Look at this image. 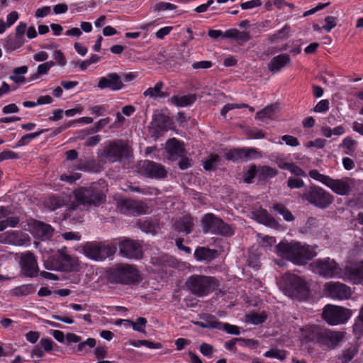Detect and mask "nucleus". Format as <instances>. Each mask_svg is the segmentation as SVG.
I'll return each mask as SVG.
<instances>
[{
    "label": "nucleus",
    "mask_w": 363,
    "mask_h": 363,
    "mask_svg": "<svg viewBox=\"0 0 363 363\" xmlns=\"http://www.w3.org/2000/svg\"><path fill=\"white\" fill-rule=\"evenodd\" d=\"M167 150L168 158L171 160H175L179 157H183L185 152L181 143L175 138L169 139L167 141Z\"/></svg>",
    "instance_id": "obj_22"
},
{
    "label": "nucleus",
    "mask_w": 363,
    "mask_h": 363,
    "mask_svg": "<svg viewBox=\"0 0 363 363\" xmlns=\"http://www.w3.org/2000/svg\"><path fill=\"white\" fill-rule=\"evenodd\" d=\"M287 288L291 297L304 300L308 296V289L306 282L297 275H291L287 279Z\"/></svg>",
    "instance_id": "obj_9"
},
{
    "label": "nucleus",
    "mask_w": 363,
    "mask_h": 363,
    "mask_svg": "<svg viewBox=\"0 0 363 363\" xmlns=\"http://www.w3.org/2000/svg\"><path fill=\"white\" fill-rule=\"evenodd\" d=\"M119 255L122 257L130 259L138 260L143 257V251H119Z\"/></svg>",
    "instance_id": "obj_46"
},
{
    "label": "nucleus",
    "mask_w": 363,
    "mask_h": 363,
    "mask_svg": "<svg viewBox=\"0 0 363 363\" xmlns=\"http://www.w3.org/2000/svg\"><path fill=\"white\" fill-rule=\"evenodd\" d=\"M279 110L277 104H272L266 106L256 113V118L264 121L266 119H274L276 112Z\"/></svg>",
    "instance_id": "obj_29"
},
{
    "label": "nucleus",
    "mask_w": 363,
    "mask_h": 363,
    "mask_svg": "<svg viewBox=\"0 0 363 363\" xmlns=\"http://www.w3.org/2000/svg\"><path fill=\"white\" fill-rule=\"evenodd\" d=\"M86 257L94 261H104L106 258L113 259L115 251H82Z\"/></svg>",
    "instance_id": "obj_30"
},
{
    "label": "nucleus",
    "mask_w": 363,
    "mask_h": 363,
    "mask_svg": "<svg viewBox=\"0 0 363 363\" xmlns=\"http://www.w3.org/2000/svg\"><path fill=\"white\" fill-rule=\"evenodd\" d=\"M257 177L259 180L266 181L277 175L278 171L269 166H261L257 168Z\"/></svg>",
    "instance_id": "obj_33"
},
{
    "label": "nucleus",
    "mask_w": 363,
    "mask_h": 363,
    "mask_svg": "<svg viewBox=\"0 0 363 363\" xmlns=\"http://www.w3.org/2000/svg\"><path fill=\"white\" fill-rule=\"evenodd\" d=\"M238 342H245V345H248L250 342H253V340H250V339H245L242 337H237V338H233V339L230 340V341L225 342L224 344V346H225V349H227L228 350L235 352L237 351L236 343H238Z\"/></svg>",
    "instance_id": "obj_39"
},
{
    "label": "nucleus",
    "mask_w": 363,
    "mask_h": 363,
    "mask_svg": "<svg viewBox=\"0 0 363 363\" xmlns=\"http://www.w3.org/2000/svg\"><path fill=\"white\" fill-rule=\"evenodd\" d=\"M257 172H258V169H257L256 165H255V164L251 165L249 169L246 172H244V181L248 184L251 183L252 179L256 176H257Z\"/></svg>",
    "instance_id": "obj_52"
},
{
    "label": "nucleus",
    "mask_w": 363,
    "mask_h": 363,
    "mask_svg": "<svg viewBox=\"0 0 363 363\" xmlns=\"http://www.w3.org/2000/svg\"><path fill=\"white\" fill-rule=\"evenodd\" d=\"M220 162V157L218 155H211L204 162L203 168L206 171H214Z\"/></svg>",
    "instance_id": "obj_40"
},
{
    "label": "nucleus",
    "mask_w": 363,
    "mask_h": 363,
    "mask_svg": "<svg viewBox=\"0 0 363 363\" xmlns=\"http://www.w3.org/2000/svg\"><path fill=\"white\" fill-rule=\"evenodd\" d=\"M110 118L108 117L102 118L96 122L94 127L91 128V133H97L100 130H101L105 125H106L110 122Z\"/></svg>",
    "instance_id": "obj_59"
},
{
    "label": "nucleus",
    "mask_w": 363,
    "mask_h": 363,
    "mask_svg": "<svg viewBox=\"0 0 363 363\" xmlns=\"http://www.w3.org/2000/svg\"><path fill=\"white\" fill-rule=\"evenodd\" d=\"M74 196L78 204L83 206H99L106 201V195L96 185L80 187L74 191Z\"/></svg>",
    "instance_id": "obj_5"
},
{
    "label": "nucleus",
    "mask_w": 363,
    "mask_h": 363,
    "mask_svg": "<svg viewBox=\"0 0 363 363\" xmlns=\"http://www.w3.org/2000/svg\"><path fill=\"white\" fill-rule=\"evenodd\" d=\"M279 255L295 264H306L316 255L315 251H278Z\"/></svg>",
    "instance_id": "obj_15"
},
{
    "label": "nucleus",
    "mask_w": 363,
    "mask_h": 363,
    "mask_svg": "<svg viewBox=\"0 0 363 363\" xmlns=\"http://www.w3.org/2000/svg\"><path fill=\"white\" fill-rule=\"evenodd\" d=\"M195 257L200 261H211L217 256V251H194Z\"/></svg>",
    "instance_id": "obj_42"
},
{
    "label": "nucleus",
    "mask_w": 363,
    "mask_h": 363,
    "mask_svg": "<svg viewBox=\"0 0 363 363\" xmlns=\"http://www.w3.org/2000/svg\"><path fill=\"white\" fill-rule=\"evenodd\" d=\"M272 208L281 215L286 221L292 222L295 219V217L293 216L291 212L281 203H275L273 205Z\"/></svg>",
    "instance_id": "obj_36"
},
{
    "label": "nucleus",
    "mask_w": 363,
    "mask_h": 363,
    "mask_svg": "<svg viewBox=\"0 0 363 363\" xmlns=\"http://www.w3.org/2000/svg\"><path fill=\"white\" fill-rule=\"evenodd\" d=\"M141 172L149 177L164 178L167 175V171L164 167L152 161L145 160L140 164Z\"/></svg>",
    "instance_id": "obj_18"
},
{
    "label": "nucleus",
    "mask_w": 363,
    "mask_h": 363,
    "mask_svg": "<svg viewBox=\"0 0 363 363\" xmlns=\"http://www.w3.org/2000/svg\"><path fill=\"white\" fill-rule=\"evenodd\" d=\"M206 328L212 329H221L223 323L219 321L216 317L213 315H207L205 318Z\"/></svg>",
    "instance_id": "obj_44"
},
{
    "label": "nucleus",
    "mask_w": 363,
    "mask_h": 363,
    "mask_svg": "<svg viewBox=\"0 0 363 363\" xmlns=\"http://www.w3.org/2000/svg\"><path fill=\"white\" fill-rule=\"evenodd\" d=\"M219 285L218 281L213 277L194 274L190 276L186 286L194 295L203 297L215 291Z\"/></svg>",
    "instance_id": "obj_3"
},
{
    "label": "nucleus",
    "mask_w": 363,
    "mask_h": 363,
    "mask_svg": "<svg viewBox=\"0 0 363 363\" xmlns=\"http://www.w3.org/2000/svg\"><path fill=\"white\" fill-rule=\"evenodd\" d=\"M45 130H41L39 132L28 133L23 135L17 143L16 147H21L27 145L31 140L37 138Z\"/></svg>",
    "instance_id": "obj_45"
},
{
    "label": "nucleus",
    "mask_w": 363,
    "mask_h": 363,
    "mask_svg": "<svg viewBox=\"0 0 363 363\" xmlns=\"http://www.w3.org/2000/svg\"><path fill=\"white\" fill-rule=\"evenodd\" d=\"M199 350L203 355L207 357H211L214 352L213 347L206 342H203L200 345Z\"/></svg>",
    "instance_id": "obj_55"
},
{
    "label": "nucleus",
    "mask_w": 363,
    "mask_h": 363,
    "mask_svg": "<svg viewBox=\"0 0 363 363\" xmlns=\"http://www.w3.org/2000/svg\"><path fill=\"white\" fill-rule=\"evenodd\" d=\"M234 233L232 227L225 223L221 218H220L218 225L216 226V230L214 234L220 235L223 236H231Z\"/></svg>",
    "instance_id": "obj_38"
},
{
    "label": "nucleus",
    "mask_w": 363,
    "mask_h": 363,
    "mask_svg": "<svg viewBox=\"0 0 363 363\" xmlns=\"http://www.w3.org/2000/svg\"><path fill=\"white\" fill-rule=\"evenodd\" d=\"M250 39V35L247 31H240L239 30H237L236 36H235V40L238 42V44L242 45L247 41H249Z\"/></svg>",
    "instance_id": "obj_56"
},
{
    "label": "nucleus",
    "mask_w": 363,
    "mask_h": 363,
    "mask_svg": "<svg viewBox=\"0 0 363 363\" xmlns=\"http://www.w3.org/2000/svg\"><path fill=\"white\" fill-rule=\"evenodd\" d=\"M40 347L47 352H49L52 350L53 341L51 339L42 338L40 341Z\"/></svg>",
    "instance_id": "obj_63"
},
{
    "label": "nucleus",
    "mask_w": 363,
    "mask_h": 363,
    "mask_svg": "<svg viewBox=\"0 0 363 363\" xmlns=\"http://www.w3.org/2000/svg\"><path fill=\"white\" fill-rule=\"evenodd\" d=\"M329 108V101L328 100H321L314 107V111L322 113L328 111Z\"/></svg>",
    "instance_id": "obj_62"
},
{
    "label": "nucleus",
    "mask_w": 363,
    "mask_h": 363,
    "mask_svg": "<svg viewBox=\"0 0 363 363\" xmlns=\"http://www.w3.org/2000/svg\"><path fill=\"white\" fill-rule=\"evenodd\" d=\"M323 289L328 296L333 299L344 300L351 296V289L345 284L340 282L330 281L323 286Z\"/></svg>",
    "instance_id": "obj_12"
},
{
    "label": "nucleus",
    "mask_w": 363,
    "mask_h": 363,
    "mask_svg": "<svg viewBox=\"0 0 363 363\" xmlns=\"http://www.w3.org/2000/svg\"><path fill=\"white\" fill-rule=\"evenodd\" d=\"M325 21L326 23L322 28L325 30L327 32H330L333 28H335L337 25L336 23V18L334 16H328L325 17Z\"/></svg>",
    "instance_id": "obj_58"
},
{
    "label": "nucleus",
    "mask_w": 363,
    "mask_h": 363,
    "mask_svg": "<svg viewBox=\"0 0 363 363\" xmlns=\"http://www.w3.org/2000/svg\"><path fill=\"white\" fill-rule=\"evenodd\" d=\"M33 231L42 240H49L53 234L54 229L51 225L39 220H34L32 224Z\"/></svg>",
    "instance_id": "obj_20"
},
{
    "label": "nucleus",
    "mask_w": 363,
    "mask_h": 363,
    "mask_svg": "<svg viewBox=\"0 0 363 363\" xmlns=\"http://www.w3.org/2000/svg\"><path fill=\"white\" fill-rule=\"evenodd\" d=\"M131 150L123 140H117L109 141L104 147L101 157L110 162H120L130 156Z\"/></svg>",
    "instance_id": "obj_6"
},
{
    "label": "nucleus",
    "mask_w": 363,
    "mask_h": 363,
    "mask_svg": "<svg viewBox=\"0 0 363 363\" xmlns=\"http://www.w3.org/2000/svg\"><path fill=\"white\" fill-rule=\"evenodd\" d=\"M308 175L312 179L329 187L336 194L340 196L350 195L355 184L354 179L345 177L340 179H334L329 176L320 174L317 169L311 170Z\"/></svg>",
    "instance_id": "obj_2"
},
{
    "label": "nucleus",
    "mask_w": 363,
    "mask_h": 363,
    "mask_svg": "<svg viewBox=\"0 0 363 363\" xmlns=\"http://www.w3.org/2000/svg\"><path fill=\"white\" fill-rule=\"evenodd\" d=\"M117 208L123 213L138 216L145 213L148 209L147 206L141 201L132 199H120L117 202Z\"/></svg>",
    "instance_id": "obj_13"
},
{
    "label": "nucleus",
    "mask_w": 363,
    "mask_h": 363,
    "mask_svg": "<svg viewBox=\"0 0 363 363\" xmlns=\"http://www.w3.org/2000/svg\"><path fill=\"white\" fill-rule=\"evenodd\" d=\"M49 71L46 64H41L38 67L37 72L30 77V80L37 79L40 75L45 74Z\"/></svg>",
    "instance_id": "obj_61"
},
{
    "label": "nucleus",
    "mask_w": 363,
    "mask_h": 363,
    "mask_svg": "<svg viewBox=\"0 0 363 363\" xmlns=\"http://www.w3.org/2000/svg\"><path fill=\"white\" fill-rule=\"evenodd\" d=\"M358 352V347L356 345H351L348 348L342 350L339 359L342 363H349Z\"/></svg>",
    "instance_id": "obj_35"
},
{
    "label": "nucleus",
    "mask_w": 363,
    "mask_h": 363,
    "mask_svg": "<svg viewBox=\"0 0 363 363\" xmlns=\"http://www.w3.org/2000/svg\"><path fill=\"white\" fill-rule=\"evenodd\" d=\"M291 62L290 56L288 54H281L274 57L267 65L268 69L272 72H279L283 67Z\"/></svg>",
    "instance_id": "obj_21"
},
{
    "label": "nucleus",
    "mask_w": 363,
    "mask_h": 363,
    "mask_svg": "<svg viewBox=\"0 0 363 363\" xmlns=\"http://www.w3.org/2000/svg\"><path fill=\"white\" fill-rule=\"evenodd\" d=\"M353 333L357 339L363 337V305L353 325Z\"/></svg>",
    "instance_id": "obj_37"
},
{
    "label": "nucleus",
    "mask_w": 363,
    "mask_h": 363,
    "mask_svg": "<svg viewBox=\"0 0 363 363\" xmlns=\"http://www.w3.org/2000/svg\"><path fill=\"white\" fill-rule=\"evenodd\" d=\"M53 58L60 66L63 67L66 65L67 61L62 51L59 50H55L53 53Z\"/></svg>",
    "instance_id": "obj_64"
},
{
    "label": "nucleus",
    "mask_w": 363,
    "mask_h": 363,
    "mask_svg": "<svg viewBox=\"0 0 363 363\" xmlns=\"http://www.w3.org/2000/svg\"><path fill=\"white\" fill-rule=\"evenodd\" d=\"M132 345L134 347H141L145 346L150 349H159L162 347V344L160 342H154L149 340H137L134 342Z\"/></svg>",
    "instance_id": "obj_49"
},
{
    "label": "nucleus",
    "mask_w": 363,
    "mask_h": 363,
    "mask_svg": "<svg viewBox=\"0 0 363 363\" xmlns=\"http://www.w3.org/2000/svg\"><path fill=\"white\" fill-rule=\"evenodd\" d=\"M152 124L160 130H167L170 128L172 122L169 116L157 113L153 116Z\"/></svg>",
    "instance_id": "obj_28"
},
{
    "label": "nucleus",
    "mask_w": 363,
    "mask_h": 363,
    "mask_svg": "<svg viewBox=\"0 0 363 363\" xmlns=\"http://www.w3.org/2000/svg\"><path fill=\"white\" fill-rule=\"evenodd\" d=\"M125 321H127L133 327L134 330L138 332H144L145 325L147 322L146 318L143 317L137 318L135 322L130 320H126Z\"/></svg>",
    "instance_id": "obj_43"
},
{
    "label": "nucleus",
    "mask_w": 363,
    "mask_h": 363,
    "mask_svg": "<svg viewBox=\"0 0 363 363\" xmlns=\"http://www.w3.org/2000/svg\"><path fill=\"white\" fill-rule=\"evenodd\" d=\"M266 357L276 358L280 360H284L286 357V352L278 349H272L267 351L264 354Z\"/></svg>",
    "instance_id": "obj_48"
},
{
    "label": "nucleus",
    "mask_w": 363,
    "mask_h": 363,
    "mask_svg": "<svg viewBox=\"0 0 363 363\" xmlns=\"http://www.w3.org/2000/svg\"><path fill=\"white\" fill-rule=\"evenodd\" d=\"M345 335L344 332L320 329L317 333V340L319 343L330 349H334L342 341Z\"/></svg>",
    "instance_id": "obj_10"
},
{
    "label": "nucleus",
    "mask_w": 363,
    "mask_h": 363,
    "mask_svg": "<svg viewBox=\"0 0 363 363\" xmlns=\"http://www.w3.org/2000/svg\"><path fill=\"white\" fill-rule=\"evenodd\" d=\"M21 271L24 276L34 277L38 274V264L34 255L30 252L21 254L20 261Z\"/></svg>",
    "instance_id": "obj_16"
},
{
    "label": "nucleus",
    "mask_w": 363,
    "mask_h": 363,
    "mask_svg": "<svg viewBox=\"0 0 363 363\" xmlns=\"http://www.w3.org/2000/svg\"><path fill=\"white\" fill-rule=\"evenodd\" d=\"M351 311L350 309L327 305L323 311V319L331 325H337L346 323L351 317Z\"/></svg>",
    "instance_id": "obj_8"
},
{
    "label": "nucleus",
    "mask_w": 363,
    "mask_h": 363,
    "mask_svg": "<svg viewBox=\"0 0 363 363\" xmlns=\"http://www.w3.org/2000/svg\"><path fill=\"white\" fill-rule=\"evenodd\" d=\"M194 226V218L191 216H184L174 224V229L178 233H184L186 235L192 232Z\"/></svg>",
    "instance_id": "obj_23"
},
{
    "label": "nucleus",
    "mask_w": 363,
    "mask_h": 363,
    "mask_svg": "<svg viewBox=\"0 0 363 363\" xmlns=\"http://www.w3.org/2000/svg\"><path fill=\"white\" fill-rule=\"evenodd\" d=\"M59 252V258L60 264L67 271L77 270L79 266L78 260L75 257L65 253V251H57Z\"/></svg>",
    "instance_id": "obj_25"
},
{
    "label": "nucleus",
    "mask_w": 363,
    "mask_h": 363,
    "mask_svg": "<svg viewBox=\"0 0 363 363\" xmlns=\"http://www.w3.org/2000/svg\"><path fill=\"white\" fill-rule=\"evenodd\" d=\"M255 220L259 223H262L270 227H275L278 225L277 220L270 216L265 209H260L254 213Z\"/></svg>",
    "instance_id": "obj_26"
},
{
    "label": "nucleus",
    "mask_w": 363,
    "mask_h": 363,
    "mask_svg": "<svg viewBox=\"0 0 363 363\" xmlns=\"http://www.w3.org/2000/svg\"><path fill=\"white\" fill-rule=\"evenodd\" d=\"M120 250H140L143 247L140 242L124 238L118 242ZM82 250H117V242L116 241L106 244L103 242H87Z\"/></svg>",
    "instance_id": "obj_7"
},
{
    "label": "nucleus",
    "mask_w": 363,
    "mask_h": 363,
    "mask_svg": "<svg viewBox=\"0 0 363 363\" xmlns=\"http://www.w3.org/2000/svg\"><path fill=\"white\" fill-rule=\"evenodd\" d=\"M276 250H306L303 245H301L299 242L291 241L290 242H279L277 247Z\"/></svg>",
    "instance_id": "obj_41"
},
{
    "label": "nucleus",
    "mask_w": 363,
    "mask_h": 363,
    "mask_svg": "<svg viewBox=\"0 0 363 363\" xmlns=\"http://www.w3.org/2000/svg\"><path fill=\"white\" fill-rule=\"evenodd\" d=\"M318 272L320 275L326 277H337L343 279V270L341 271L336 262L329 258L317 262Z\"/></svg>",
    "instance_id": "obj_14"
},
{
    "label": "nucleus",
    "mask_w": 363,
    "mask_h": 363,
    "mask_svg": "<svg viewBox=\"0 0 363 363\" xmlns=\"http://www.w3.org/2000/svg\"><path fill=\"white\" fill-rule=\"evenodd\" d=\"M301 198L302 200L321 209L327 208L334 201L332 194L322 187L313 184L305 188Z\"/></svg>",
    "instance_id": "obj_4"
},
{
    "label": "nucleus",
    "mask_w": 363,
    "mask_h": 363,
    "mask_svg": "<svg viewBox=\"0 0 363 363\" xmlns=\"http://www.w3.org/2000/svg\"><path fill=\"white\" fill-rule=\"evenodd\" d=\"M267 319V316L264 313H252L247 315V320L248 322L258 325L264 323Z\"/></svg>",
    "instance_id": "obj_47"
},
{
    "label": "nucleus",
    "mask_w": 363,
    "mask_h": 363,
    "mask_svg": "<svg viewBox=\"0 0 363 363\" xmlns=\"http://www.w3.org/2000/svg\"><path fill=\"white\" fill-rule=\"evenodd\" d=\"M30 236L19 230L7 231L0 234V242L16 246H29Z\"/></svg>",
    "instance_id": "obj_11"
},
{
    "label": "nucleus",
    "mask_w": 363,
    "mask_h": 363,
    "mask_svg": "<svg viewBox=\"0 0 363 363\" xmlns=\"http://www.w3.org/2000/svg\"><path fill=\"white\" fill-rule=\"evenodd\" d=\"M163 87V82L161 81L158 82L154 87H150L145 90L143 95L145 97H150L151 99L166 98L169 96V93L162 91Z\"/></svg>",
    "instance_id": "obj_27"
},
{
    "label": "nucleus",
    "mask_w": 363,
    "mask_h": 363,
    "mask_svg": "<svg viewBox=\"0 0 363 363\" xmlns=\"http://www.w3.org/2000/svg\"><path fill=\"white\" fill-rule=\"evenodd\" d=\"M220 218L215 216L213 213H206L201 219V224L203 230L205 233H215L216 226L218 225Z\"/></svg>",
    "instance_id": "obj_24"
},
{
    "label": "nucleus",
    "mask_w": 363,
    "mask_h": 363,
    "mask_svg": "<svg viewBox=\"0 0 363 363\" xmlns=\"http://www.w3.org/2000/svg\"><path fill=\"white\" fill-rule=\"evenodd\" d=\"M260 156L259 152L254 148H242V157L244 162H247L252 157Z\"/></svg>",
    "instance_id": "obj_51"
},
{
    "label": "nucleus",
    "mask_w": 363,
    "mask_h": 363,
    "mask_svg": "<svg viewBox=\"0 0 363 363\" xmlns=\"http://www.w3.org/2000/svg\"><path fill=\"white\" fill-rule=\"evenodd\" d=\"M196 94H189L182 96H173L171 98V102L177 106L184 107L194 104L196 101Z\"/></svg>",
    "instance_id": "obj_31"
},
{
    "label": "nucleus",
    "mask_w": 363,
    "mask_h": 363,
    "mask_svg": "<svg viewBox=\"0 0 363 363\" xmlns=\"http://www.w3.org/2000/svg\"><path fill=\"white\" fill-rule=\"evenodd\" d=\"M287 186L290 189H300L304 186V182L301 179L290 177L287 180Z\"/></svg>",
    "instance_id": "obj_57"
},
{
    "label": "nucleus",
    "mask_w": 363,
    "mask_h": 363,
    "mask_svg": "<svg viewBox=\"0 0 363 363\" xmlns=\"http://www.w3.org/2000/svg\"><path fill=\"white\" fill-rule=\"evenodd\" d=\"M138 227L143 232L147 233L155 234L158 228V224L150 220H138L137 221Z\"/></svg>",
    "instance_id": "obj_34"
},
{
    "label": "nucleus",
    "mask_w": 363,
    "mask_h": 363,
    "mask_svg": "<svg viewBox=\"0 0 363 363\" xmlns=\"http://www.w3.org/2000/svg\"><path fill=\"white\" fill-rule=\"evenodd\" d=\"M225 156L228 160L242 161V148H237L230 150L225 154Z\"/></svg>",
    "instance_id": "obj_50"
},
{
    "label": "nucleus",
    "mask_w": 363,
    "mask_h": 363,
    "mask_svg": "<svg viewBox=\"0 0 363 363\" xmlns=\"http://www.w3.org/2000/svg\"><path fill=\"white\" fill-rule=\"evenodd\" d=\"M243 107H248V105L245 104H227L221 109L220 115L225 117L229 111L234 108H241Z\"/></svg>",
    "instance_id": "obj_54"
},
{
    "label": "nucleus",
    "mask_w": 363,
    "mask_h": 363,
    "mask_svg": "<svg viewBox=\"0 0 363 363\" xmlns=\"http://www.w3.org/2000/svg\"><path fill=\"white\" fill-rule=\"evenodd\" d=\"M343 280L354 284H363V261L353 266H347L343 270Z\"/></svg>",
    "instance_id": "obj_17"
},
{
    "label": "nucleus",
    "mask_w": 363,
    "mask_h": 363,
    "mask_svg": "<svg viewBox=\"0 0 363 363\" xmlns=\"http://www.w3.org/2000/svg\"><path fill=\"white\" fill-rule=\"evenodd\" d=\"M123 86L121 77L117 73H110L106 77H101L97 84L101 89H110L112 91L120 90Z\"/></svg>",
    "instance_id": "obj_19"
},
{
    "label": "nucleus",
    "mask_w": 363,
    "mask_h": 363,
    "mask_svg": "<svg viewBox=\"0 0 363 363\" xmlns=\"http://www.w3.org/2000/svg\"><path fill=\"white\" fill-rule=\"evenodd\" d=\"M220 330H224L231 335H238L240 334V328L239 327L229 323H223Z\"/></svg>",
    "instance_id": "obj_53"
},
{
    "label": "nucleus",
    "mask_w": 363,
    "mask_h": 363,
    "mask_svg": "<svg viewBox=\"0 0 363 363\" xmlns=\"http://www.w3.org/2000/svg\"><path fill=\"white\" fill-rule=\"evenodd\" d=\"M106 277L111 284L123 286L138 285L143 281V274L137 266L127 263H118L110 267Z\"/></svg>",
    "instance_id": "obj_1"
},
{
    "label": "nucleus",
    "mask_w": 363,
    "mask_h": 363,
    "mask_svg": "<svg viewBox=\"0 0 363 363\" xmlns=\"http://www.w3.org/2000/svg\"><path fill=\"white\" fill-rule=\"evenodd\" d=\"M36 287L35 285L23 284L13 288L11 291V294L15 296H26L33 294L35 291Z\"/></svg>",
    "instance_id": "obj_32"
},
{
    "label": "nucleus",
    "mask_w": 363,
    "mask_h": 363,
    "mask_svg": "<svg viewBox=\"0 0 363 363\" xmlns=\"http://www.w3.org/2000/svg\"><path fill=\"white\" fill-rule=\"evenodd\" d=\"M281 140L289 146L296 147L299 145L298 139L292 135H284L281 137Z\"/></svg>",
    "instance_id": "obj_60"
}]
</instances>
